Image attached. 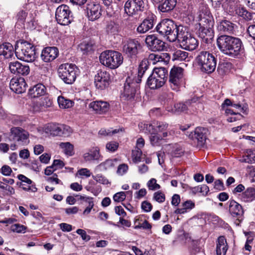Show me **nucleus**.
<instances>
[{
    "instance_id": "6ab92c4d",
    "label": "nucleus",
    "mask_w": 255,
    "mask_h": 255,
    "mask_svg": "<svg viewBox=\"0 0 255 255\" xmlns=\"http://www.w3.org/2000/svg\"><path fill=\"white\" fill-rule=\"evenodd\" d=\"M9 68L12 73L16 75L26 76L30 72L29 67L27 65H23L18 61L10 62Z\"/></svg>"
},
{
    "instance_id": "b1692460",
    "label": "nucleus",
    "mask_w": 255,
    "mask_h": 255,
    "mask_svg": "<svg viewBox=\"0 0 255 255\" xmlns=\"http://www.w3.org/2000/svg\"><path fill=\"white\" fill-rule=\"evenodd\" d=\"M26 84L24 78H12L9 83L10 89L14 93L21 94L25 92Z\"/></svg>"
},
{
    "instance_id": "c85d7f7f",
    "label": "nucleus",
    "mask_w": 255,
    "mask_h": 255,
    "mask_svg": "<svg viewBox=\"0 0 255 255\" xmlns=\"http://www.w3.org/2000/svg\"><path fill=\"white\" fill-rule=\"evenodd\" d=\"M181 41L179 43L180 46L186 50L192 51L195 49L198 45V40L191 34Z\"/></svg>"
},
{
    "instance_id": "052dcab7",
    "label": "nucleus",
    "mask_w": 255,
    "mask_h": 255,
    "mask_svg": "<svg viewBox=\"0 0 255 255\" xmlns=\"http://www.w3.org/2000/svg\"><path fill=\"white\" fill-rule=\"evenodd\" d=\"M26 230V227L19 224H15L11 227V230L18 233H25Z\"/></svg>"
},
{
    "instance_id": "a18cd8bd",
    "label": "nucleus",
    "mask_w": 255,
    "mask_h": 255,
    "mask_svg": "<svg viewBox=\"0 0 255 255\" xmlns=\"http://www.w3.org/2000/svg\"><path fill=\"white\" fill-rule=\"evenodd\" d=\"M57 102L59 107L63 109L71 108L74 104V102L72 100L65 99L62 96H59L58 97Z\"/></svg>"
},
{
    "instance_id": "e433bc0d",
    "label": "nucleus",
    "mask_w": 255,
    "mask_h": 255,
    "mask_svg": "<svg viewBox=\"0 0 255 255\" xmlns=\"http://www.w3.org/2000/svg\"><path fill=\"white\" fill-rule=\"evenodd\" d=\"M149 61L147 59H143L139 63L138 68L137 76L133 79L141 83L142 78L144 75L145 72L149 68Z\"/></svg>"
},
{
    "instance_id": "473e14b6",
    "label": "nucleus",
    "mask_w": 255,
    "mask_h": 255,
    "mask_svg": "<svg viewBox=\"0 0 255 255\" xmlns=\"http://www.w3.org/2000/svg\"><path fill=\"white\" fill-rule=\"evenodd\" d=\"M46 88L41 84L38 83L31 87L28 90V94L31 98H38L45 94Z\"/></svg>"
},
{
    "instance_id": "9b49d317",
    "label": "nucleus",
    "mask_w": 255,
    "mask_h": 255,
    "mask_svg": "<svg viewBox=\"0 0 255 255\" xmlns=\"http://www.w3.org/2000/svg\"><path fill=\"white\" fill-rule=\"evenodd\" d=\"M176 28V24L170 19L162 20L155 27L156 31L161 35L166 36L170 41L171 34H173L174 30Z\"/></svg>"
},
{
    "instance_id": "e2e57ef3",
    "label": "nucleus",
    "mask_w": 255,
    "mask_h": 255,
    "mask_svg": "<svg viewBox=\"0 0 255 255\" xmlns=\"http://www.w3.org/2000/svg\"><path fill=\"white\" fill-rule=\"evenodd\" d=\"M128 169V167L127 164L125 163L121 164L118 166L117 173L118 175H123L127 172Z\"/></svg>"
},
{
    "instance_id": "a19ab883",
    "label": "nucleus",
    "mask_w": 255,
    "mask_h": 255,
    "mask_svg": "<svg viewBox=\"0 0 255 255\" xmlns=\"http://www.w3.org/2000/svg\"><path fill=\"white\" fill-rule=\"evenodd\" d=\"M182 208H177L175 210L174 213L177 214H183L186 213L188 210L193 209L195 206V203L192 201L189 200L183 202L182 204Z\"/></svg>"
},
{
    "instance_id": "aec40b11",
    "label": "nucleus",
    "mask_w": 255,
    "mask_h": 255,
    "mask_svg": "<svg viewBox=\"0 0 255 255\" xmlns=\"http://www.w3.org/2000/svg\"><path fill=\"white\" fill-rule=\"evenodd\" d=\"M59 55V50L56 47H46L41 53V58L45 62H50L55 59Z\"/></svg>"
},
{
    "instance_id": "338daca9",
    "label": "nucleus",
    "mask_w": 255,
    "mask_h": 255,
    "mask_svg": "<svg viewBox=\"0 0 255 255\" xmlns=\"http://www.w3.org/2000/svg\"><path fill=\"white\" fill-rule=\"evenodd\" d=\"M27 15V12L25 10H21L17 13L16 17L18 21L23 22L25 21Z\"/></svg>"
},
{
    "instance_id": "37998d69",
    "label": "nucleus",
    "mask_w": 255,
    "mask_h": 255,
    "mask_svg": "<svg viewBox=\"0 0 255 255\" xmlns=\"http://www.w3.org/2000/svg\"><path fill=\"white\" fill-rule=\"evenodd\" d=\"M189 53L187 52L177 50L174 52L172 55V60H177L179 61H188L189 58L188 57Z\"/></svg>"
},
{
    "instance_id": "ea45409f",
    "label": "nucleus",
    "mask_w": 255,
    "mask_h": 255,
    "mask_svg": "<svg viewBox=\"0 0 255 255\" xmlns=\"http://www.w3.org/2000/svg\"><path fill=\"white\" fill-rule=\"evenodd\" d=\"M79 48L84 54H89L94 51L96 46L92 41H84L79 44Z\"/></svg>"
},
{
    "instance_id": "f3484780",
    "label": "nucleus",
    "mask_w": 255,
    "mask_h": 255,
    "mask_svg": "<svg viewBox=\"0 0 255 255\" xmlns=\"http://www.w3.org/2000/svg\"><path fill=\"white\" fill-rule=\"evenodd\" d=\"M111 76L105 70H99L95 76L94 83L97 89L103 90L109 87Z\"/></svg>"
},
{
    "instance_id": "3c124183",
    "label": "nucleus",
    "mask_w": 255,
    "mask_h": 255,
    "mask_svg": "<svg viewBox=\"0 0 255 255\" xmlns=\"http://www.w3.org/2000/svg\"><path fill=\"white\" fill-rule=\"evenodd\" d=\"M247 155L243 160V162L252 163L255 162V150L250 149L247 152Z\"/></svg>"
},
{
    "instance_id": "2f4dec72",
    "label": "nucleus",
    "mask_w": 255,
    "mask_h": 255,
    "mask_svg": "<svg viewBox=\"0 0 255 255\" xmlns=\"http://www.w3.org/2000/svg\"><path fill=\"white\" fill-rule=\"evenodd\" d=\"M83 158L86 162L96 161L98 162L102 160L103 156L100 153V149L96 147L91 149L88 152L83 154Z\"/></svg>"
},
{
    "instance_id": "864d4df0",
    "label": "nucleus",
    "mask_w": 255,
    "mask_h": 255,
    "mask_svg": "<svg viewBox=\"0 0 255 255\" xmlns=\"http://www.w3.org/2000/svg\"><path fill=\"white\" fill-rule=\"evenodd\" d=\"M156 133L162 132L167 129L168 125L162 122H156L155 123Z\"/></svg>"
},
{
    "instance_id": "bb28decb",
    "label": "nucleus",
    "mask_w": 255,
    "mask_h": 255,
    "mask_svg": "<svg viewBox=\"0 0 255 255\" xmlns=\"http://www.w3.org/2000/svg\"><path fill=\"white\" fill-rule=\"evenodd\" d=\"M190 34L186 27L176 24V28L174 30L173 34H171L170 42H174L178 40L180 43L181 41V40L184 39Z\"/></svg>"
},
{
    "instance_id": "c03bdc74",
    "label": "nucleus",
    "mask_w": 255,
    "mask_h": 255,
    "mask_svg": "<svg viewBox=\"0 0 255 255\" xmlns=\"http://www.w3.org/2000/svg\"><path fill=\"white\" fill-rule=\"evenodd\" d=\"M88 191L91 192L94 195L97 196L102 191L101 187L100 185H95L94 181L89 182L88 185L85 187Z\"/></svg>"
},
{
    "instance_id": "f704fd0d",
    "label": "nucleus",
    "mask_w": 255,
    "mask_h": 255,
    "mask_svg": "<svg viewBox=\"0 0 255 255\" xmlns=\"http://www.w3.org/2000/svg\"><path fill=\"white\" fill-rule=\"evenodd\" d=\"M121 31V26L117 22L114 21H108L106 26L107 33L111 36L118 35Z\"/></svg>"
},
{
    "instance_id": "58836bf2",
    "label": "nucleus",
    "mask_w": 255,
    "mask_h": 255,
    "mask_svg": "<svg viewBox=\"0 0 255 255\" xmlns=\"http://www.w3.org/2000/svg\"><path fill=\"white\" fill-rule=\"evenodd\" d=\"M177 3L176 0H165L158 6V9L161 12H168L173 10Z\"/></svg>"
},
{
    "instance_id": "412c9836",
    "label": "nucleus",
    "mask_w": 255,
    "mask_h": 255,
    "mask_svg": "<svg viewBox=\"0 0 255 255\" xmlns=\"http://www.w3.org/2000/svg\"><path fill=\"white\" fill-rule=\"evenodd\" d=\"M87 14L90 20L94 21L102 15V9L100 4L91 2L87 6Z\"/></svg>"
},
{
    "instance_id": "f8f14e48",
    "label": "nucleus",
    "mask_w": 255,
    "mask_h": 255,
    "mask_svg": "<svg viewBox=\"0 0 255 255\" xmlns=\"http://www.w3.org/2000/svg\"><path fill=\"white\" fill-rule=\"evenodd\" d=\"M143 0H128L124 5L125 13L129 16L137 15L144 10Z\"/></svg>"
},
{
    "instance_id": "423d86ee",
    "label": "nucleus",
    "mask_w": 255,
    "mask_h": 255,
    "mask_svg": "<svg viewBox=\"0 0 255 255\" xmlns=\"http://www.w3.org/2000/svg\"><path fill=\"white\" fill-rule=\"evenodd\" d=\"M101 63L111 69L118 68L123 62L122 54L114 50H106L99 57Z\"/></svg>"
},
{
    "instance_id": "6e6d98bb",
    "label": "nucleus",
    "mask_w": 255,
    "mask_h": 255,
    "mask_svg": "<svg viewBox=\"0 0 255 255\" xmlns=\"http://www.w3.org/2000/svg\"><path fill=\"white\" fill-rule=\"evenodd\" d=\"M120 131L119 129H101L99 131V133L101 135H103L105 136H111L113 134H115Z\"/></svg>"
},
{
    "instance_id": "4be33fe9",
    "label": "nucleus",
    "mask_w": 255,
    "mask_h": 255,
    "mask_svg": "<svg viewBox=\"0 0 255 255\" xmlns=\"http://www.w3.org/2000/svg\"><path fill=\"white\" fill-rule=\"evenodd\" d=\"M228 203L229 204V211L232 216L238 219H242L244 214V210L242 206L234 200H230Z\"/></svg>"
},
{
    "instance_id": "dca6fc26",
    "label": "nucleus",
    "mask_w": 255,
    "mask_h": 255,
    "mask_svg": "<svg viewBox=\"0 0 255 255\" xmlns=\"http://www.w3.org/2000/svg\"><path fill=\"white\" fill-rule=\"evenodd\" d=\"M145 42L148 49L152 51H162L166 48L165 43L154 34L147 35Z\"/></svg>"
},
{
    "instance_id": "cd10ccee",
    "label": "nucleus",
    "mask_w": 255,
    "mask_h": 255,
    "mask_svg": "<svg viewBox=\"0 0 255 255\" xmlns=\"http://www.w3.org/2000/svg\"><path fill=\"white\" fill-rule=\"evenodd\" d=\"M52 100L49 97H45L40 98L38 101L35 102L33 108L35 112H43L46 111L47 108L52 107Z\"/></svg>"
},
{
    "instance_id": "5fc2aeb1",
    "label": "nucleus",
    "mask_w": 255,
    "mask_h": 255,
    "mask_svg": "<svg viewBox=\"0 0 255 255\" xmlns=\"http://www.w3.org/2000/svg\"><path fill=\"white\" fill-rule=\"evenodd\" d=\"M147 186L149 190H156L160 188V186L156 183V180L155 178L150 179L147 183Z\"/></svg>"
},
{
    "instance_id": "0eeeda50",
    "label": "nucleus",
    "mask_w": 255,
    "mask_h": 255,
    "mask_svg": "<svg viewBox=\"0 0 255 255\" xmlns=\"http://www.w3.org/2000/svg\"><path fill=\"white\" fill-rule=\"evenodd\" d=\"M78 72L75 64L68 63L61 64L57 70L60 78L67 84H72L75 81Z\"/></svg>"
},
{
    "instance_id": "774afa93",
    "label": "nucleus",
    "mask_w": 255,
    "mask_h": 255,
    "mask_svg": "<svg viewBox=\"0 0 255 255\" xmlns=\"http://www.w3.org/2000/svg\"><path fill=\"white\" fill-rule=\"evenodd\" d=\"M173 157H180L184 154V151L180 147H177L173 150L171 153Z\"/></svg>"
},
{
    "instance_id": "9d476101",
    "label": "nucleus",
    "mask_w": 255,
    "mask_h": 255,
    "mask_svg": "<svg viewBox=\"0 0 255 255\" xmlns=\"http://www.w3.org/2000/svg\"><path fill=\"white\" fill-rule=\"evenodd\" d=\"M123 52L130 59L135 60L142 46L136 39L129 38L122 42Z\"/></svg>"
},
{
    "instance_id": "1a4fd4ad",
    "label": "nucleus",
    "mask_w": 255,
    "mask_h": 255,
    "mask_svg": "<svg viewBox=\"0 0 255 255\" xmlns=\"http://www.w3.org/2000/svg\"><path fill=\"white\" fill-rule=\"evenodd\" d=\"M44 131L52 136H68L72 132V129L65 125L48 123L44 127Z\"/></svg>"
},
{
    "instance_id": "a878e982",
    "label": "nucleus",
    "mask_w": 255,
    "mask_h": 255,
    "mask_svg": "<svg viewBox=\"0 0 255 255\" xmlns=\"http://www.w3.org/2000/svg\"><path fill=\"white\" fill-rule=\"evenodd\" d=\"M89 108L97 114H103L109 110L110 105L107 102L96 101L91 102L89 105Z\"/></svg>"
},
{
    "instance_id": "393cba45",
    "label": "nucleus",
    "mask_w": 255,
    "mask_h": 255,
    "mask_svg": "<svg viewBox=\"0 0 255 255\" xmlns=\"http://www.w3.org/2000/svg\"><path fill=\"white\" fill-rule=\"evenodd\" d=\"M10 132L14 140L20 141L23 144H27L29 142L28 132L22 130L21 128L18 127L12 128L10 129Z\"/></svg>"
},
{
    "instance_id": "bf43d9fd",
    "label": "nucleus",
    "mask_w": 255,
    "mask_h": 255,
    "mask_svg": "<svg viewBox=\"0 0 255 255\" xmlns=\"http://www.w3.org/2000/svg\"><path fill=\"white\" fill-rule=\"evenodd\" d=\"M126 197L125 192L121 191L116 193L113 196V199L115 202H120L124 201L126 199Z\"/></svg>"
},
{
    "instance_id": "c756f323",
    "label": "nucleus",
    "mask_w": 255,
    "mask_h": 255,
    "mask_svg": "<svg viewBox=\"0 0 255 255\" xmlns=\"http://www.w3.org/2000/svg\"><path fill=\"white\" fill-rule=\"evenodd\" d=\"M236 27V24L227 19H223L219 21L218 24L219 31L229 34L234 33Z\"/></svg>"
},
{
    "instance_id": "ddd939ff",
    "label": "nucleus",
    "mask_w": 255,
    "mask_h": 255,
    "mask_svg": "<svg viewBox=\"0 0 255 255\" xmlns=\"http://www.w3.org/2000/svg\"><path fill=\"white\" fill-rule=\"evenodd\" d=\"M71 11L69 7L65 4L59 6L56 10L55 18L57 22L61 25H67L72 20Z\"/></svg>"
},
{
    "instance_id": "69168bd1",
    "label": "nucleus",
    "mask_w": 255,
    "mask_h": 255,
    "mask_svg": "<svg viewBox=\"0 0 255 255\" xmlns=\"http://www.w3.org/2000/svg\"><path fill=\"white\" fill-rule=\"evenodd\" d=\"M0 172L3 175L8 176L10 175L12 172V170L9 166L7 165H4L0 169Z\"/></svg>"
},
{
    "instance_id": "5701e85b",
    "label": "nucleus",
    "mask_w": 255,
    "mask_h": 255,
    "mask_svg": "<svg viewBox=\"0 0 255 255\" xmlns=\"http://www.w3.org/2000/svg\"><path fill=\"white\" fill-rule=\"evenodd\" d=\"M18 179L20 181L17 183V185L21 187L23 190L26 191L36 192L37 190L35 184H33L32 181L22 174L17 176Z\"/></svg>"
},
{
    "instance_id": "de8ad7c7",
    "label": "nucleus",
    "mask_w": 255,
    "mask_h": 255,
    "mask_svg": "<svg viewBox=\"0 0 255 255\" xmlns=\"http://www.w3.org/2000/svg\"><path fill=\"white\" fill-rule=\"evenodd\" d=\"M139 126L145 132H148L151 134L156 133L155 123H154V125L141 123L139 125Z\"/></svg>"
},
{
    "instance_id": "2eb2a0df",
    "label": "nucleus",
    "mask_w": 255,
    "mask_h": 255,
    "mask_svg": "<svg viewBox=\"0 0 255 255\" xmlns=\"http://www.w3.org/2000/svg\"><path fill=\"white\" fill-rule=\"evenodd\" d=\"M184 69L180 67L173 66L170 70L169 81L173 90H176L180 85L183 77Z\"/></svg>"
},
{
    "instance_id": "680f3d73",
    "label": "nucleus",
    "mask_w": 255,
    "mask_h": 255,
    "mask_svg": "<svg viewBox=\"0 0 255 255\" xmlns=\"http://www.w3.org/2000/svg\"><path fill=\"white\" fill-rule=\"evenodd\" d=\"M92 178L100 183L103 184H107L109 183L108 180L102 174H97L96 175H93Z\"/></svg>"
},
{
    "instance_id": "f257e3e1",
    "label": "nucleus",
    "mask_w": 255,
    "mask_h": 255,
    "mask_svg": "<svg viewBox=\"0 0 255 255\" xmlns=\"http://www.w3.org/2000/svg\"><path fill=\"white\" fill-rule=\"evenodd\" d=\"M198 23L196 33L205 43H211L214 36V20L209 8L206 5L200 6L197 17Z\"/></svg>"
},
{
    "instance_id": "4468645a",
    "label": "nucleus",
    "mask_w": 255,
    "mask_h": 255,
    "mask_svg": "<svg viewBox=\"0 0 255 255\" xmlns=\"http://www.w3.org/2000/svg\"><path fill=\"white\" fill-rule=\"evenodd\" d=\"M208 129L203 127H197L194 132H191L188 135L189 137L197 142L199 147H202L206 143L207 139Z\"/></svg>"
},
{
    "instance_id": "a211bd4d",
    "label": "nucleus",
    "mask_w": 255,
    "mask_h": 255,
    "mask_svg": "<svg viewBox=\"0 0 255 255\" xmlns=\"http://www.w3.org/2000/svg\"><path fill=\"white\" fill-rule=\"evenodd\" d=\"M156 21V15L153 13H150L138 25L137 27L136 31L139 33H146L153 27Z\"/></svg>"
},
{
    "instance_id": "c9c22d12",
    "label": "nucleus",
    "mask_w": 255,
    "mask_h": 255,
    "mask_svg": "<svg viewBox=\"0 0 255 255\" xmlns=\"http://www.w3.org/2000/svg\"><path fill=\"white\" fill-rule=\"evenodd\" d=\"M234 10L233 13L232 12H228V13L231 15L237 14L246 20H250L253 18L252 13L249 12L244 7H238L236 5Z\"/></svg>"
},
{
    "instance_id": "4c0bfd02",
    "label": "nucleus",
    "mask_w": 255,
    "mask_h": 255,
    "mask_svg": "<svg viewBox=\"0 0 255 255\" xmlns=\"http://www.w3.org/2000/svg\"><path fill=\"white\" fill-rule=\"evenodd\" d=\"M14 53V49L11 44L8 42L0 45V55H3L5 58H11Z\"/></svg>"
},
{
    "instance_id": "f03ea898",
    "label": "nucleus",
    "mask_w": 255,
    "mask_h": 255,
    "mask_svg": "<svg viewBox=\"0 0 255 255\" xmlns=\"http://www.w3.org/2000/svg\"><path fill=\"white\" fill-rule=\"evenodd\" d=\"M217 44L222 53L233 58L240 57L245 52L242 41L237 37L221 35L217 39Z\"/></svg>"
},
{
    "instance_id": "39448f33",
    "label": "nucleus",
    "mask_w": 255,
    "mask_h": 255,
    "mask_svg": "<svg viewBox=\"0 0 255 255\" xmlns=\"http://www.w3.org/2000/svg\"><path fill=\"white\" fill-rule=\"evenodd\" d=\"M35 51L34 45L26 41H19L15 47V53L17 58L27 62H31L34 60Z\"/></svg>"
},
{
    "instance_id": "13d9d810",
    "label": "nucleus",
    "mask_w": 255,
    "mask_h": 255,
    "mask_svg": "<svg viewBox=\"0 0 255 255\" xmlns=\"http://www.w3.org/2000/svg\"><path fill=\"white\" fill-rule=\"evenodd\" d=\"M153 199L158 203H163L165 201V195L161 191H157L153 194Z\"/></svg>"
},
{
    "instance_id": "603ef678",
    "label": "nucleus",
    "mask_w": 255,
    "mask_h": 255,
    "mask_svg": "<svg viewBox=\"0 0 255 255\" xmlns=\"http://www.w3.org/2000/svg\"><path fill=\"white\" fill-rule=\"evenodd\" d=\"M142 155V151L139 148H135L134 150L132 151V158L134 162L137 163L141 161V156Z\"/></svg>"
},
{
    "instance_id": "72a5a7b5",
    "label": "nucleus",
    "mask_w": 255,
    "mask_h": 255,
    "mask_svg": "<svg viewBox=\"0 0 255 255\" xmlns=\"http://www.w3.org/2000/svg\"><path fill=\"white\" fill-rule=\"evenodd\" d=\"M228 250V246L226 239L224 236L218 237L216 242L217 255H226Z\"/></svg>"
},
{
    "instance_id": "09e8293b",
    "label": "nucleus",
    "mask_w": 255,
    "mask_h": 255,
    "mask_svg": "<svg viewBox=\"0 0 255 255\" xmlns=\"http://www.w3.org/2000/svg\"><path fill=\"white\" fill-rule=\"evenodd\" d=\"M187 107L186 105L184 103H177L174 105V108L171 109V111L175 114H178L186 111Z\"/></svg>"
},
{
    "instance_id": "0e129e2a",
    "label": "nucleus",
    "mask_w": 255,
    "mask_h": 255,
    "mask_svg": "<svg viewBox=\"0 0 255 255\" xmlns=\"http://www.w3.org/2000/svg\"><path fill=\"white\" fill-rule=\"evenodd\" d=\"M164 58L162 57L161 56L154 53H152L149 55L148 61L150 60L153 61V63L155 64L157 62L162 61Z\"/></svg>"
},
{
    "instance_id": "8fccbe9b",
    "label": "nucleus",
    "mask_w": 255,
    "mask_h": 255,
    "mask_svg": "<svg viewBox=\"0 0 255 255\" xmlns=\"http://www.w3.org/2000/svg\"><path fill=\"white\" fill-rule=\"evenodd\" d=\"M150 141L152 145L158 146L160 145V142L162 139V137L157 134V133L151 134L149 137Z\"/></svg>"
},
{
    "instance_id": "4d7b16f0",
    "label": "nucleus",
    "mask_w": 255,
    "mask_h": 255,
    "mask_svg": "<svg viewBox=\"0 0 255 255\" xmlns=\"http://www.w3.org/2000/svg\"><path fill=\"white\" fill-rule=\"evenodd\" d=\"M119 147V143L116 141H110L106 144V149L110 152H114L116 151Z\"/></svg>"
},
{
    "instance_id": "20e7f679",
    "label": "nucleus",
    "mask_w": 255,
    "mask_h": 255,
    "mask_svg": "<svg viewBox=\"0 0 255 255\" xmlns=\"http://www.w3.org/2000/svg\"><path fill=\"white\" fill-rule=\"evenodd\" d=\"M195 60L197 65L203 72L208 74L212 73L216 69L217 58L209 51H199Z\"/></svg>"
},
{
    "instance_id": "7c9ffc66",
    "label": "nucleus",
    "mask_w": 255,
    "mask_h": 255,
    "mask_svg": "<svg viewBox=\"0 0 255 255\" xmlns=\"http://www.w3.org/2000/svg\"><path fill=\"white\" fill-rule=\"evenodd\" d=\"M238 198L245 203H250L255 200V186L247 188L243 192L239 194Z\"/></svg>"
},
{
    "instance_id": "49530a36",
    "label": "nucleus",
    "mask_w": 255,
    "mask_h": 255,
    "mask_svg": "<svg viewBox=\"0 0 255 255\" xmlns=\"http://www.w3.org/2000/svg\"><path fill=\"white\" fill-rule=\"evenodd\" d=\"M116 161V159H107L104 162L101 163L98 165L101 170H106L113 166H114V162Z\"/></svg>"
},
{
    "instance_id": "7ed1b4c3",
    "label": "nucleus",
    "mask_w": 255,
    "mask_h": 255,
    "mask_svg": "<svg viewBox=\"0 0 255 255\" xmlns=\"http://www.w3.org/2000/svg\"><path fill=\"white\" fill-rule=\"evenodd\" d=\"M168 73L164 67L154 68L146 81V85L152 90L163 87L168 79Z\"/></svg>"
},
{
    "instance_id": "79ce46f5",
    "label": "nucleus",
    "mask_w": 255,
    "mask_h": 255,
    "mask_svg": "<svg viewBox=\"0 0 255 255\" xmlns=\"http://www.w3.org/2000/svg\"><path fill=\"white\" fill-rule=\"evenodd\" d=\"M59 147L67 156H71L75 153L74 145L69 142H60L59 143Z\"/></svg>"
},
{
    "instance_id": "6e6552de",
    "label": "nucleus",
    "mask_w": 255,
    "mask_h": 255,
    "mask_svg": "<svg viewBox=\"0 0 255 255\" xmlns=\"http://www.w3.org/2000/svg\"><path fill=\"white\" fill-rule=\"evenodd\" d=\"M140 83L133 78L128 77L124 84V90L121 93V98L126 101L134 100L136 95L138 94Z\"/></svg>"
}]
</instances>
